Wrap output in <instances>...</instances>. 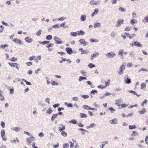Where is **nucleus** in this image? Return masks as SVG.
I'll use <instances>...</instances> for the list:
<instances>
[{"label":"nucleus","instance_id":"obj_1","mask_svg":"<svg viewBox=\"0 0 148 148\" xmlns=\"http://www.w3.org/2000/svg\"><path fill=\"white\" fill-rule=\"evenodd\" d=\"M106 56L110 58H112L114 56H115L116 55L115 53L113 52H109L108 53H106Z\"/></svg>","mask_w":148,"mask_h":148},{"label":"nucleus","instance_id":"obj_2","mask_svg":"<svg viewBox=\"0 0 148 148\" xmlns=\"http://www.w3.org/2000/svg\"><path fill=\"white\" fill-rule=\"evenodd\" d=\"M99 55V53L95 52V53L91 55L90 56V59L92 60H93L95 58L97 57Z\"/></svg>","mask_w":148,"mask_h":148},{"label":"nucleus","instance_id":"obj_3","mask_svg":"<svg viewBox=\"0 0 148 148\" xmlns=\"http://www.w3.org/2000/svg\"><path fill=\"white\" fill-rule=\"evenodd\" d=\"M134 45L136 46L140 47H142L143 46L142 45L140 44L139 42H133V43H132L131 46H133Z\"/></svg>","mask_w":148,"mask_h":148},{"label":"nucleus","instance_id":"obj_4","mask_svg":"<svg viewBox=\"0 0 148 148\" xmlns=\"http://www.w3.org/2000/svg\"><path fill=\"white\" fill-rule=\"evenodd\" d=\"M66 50L67 53L69 54H71L73 52L72 49L70 47H66Z\"/></svg>","mask_w":148,"mask_h":148},{"label":"nucleus","instance_id":"obj_5","mask_svg":"<svg viewBox=\"0 0 148 148\" xmlns=\"http://www.w3.org/2000/svg\"><path fill=\"white\" fill-rule=\"evenodd\" d=\"M13 41L16 43L19 44L20 45L21 44V40H19L17 38H14L13 40Z\"/></svg>","mask_w":148,"mask_h":148},{"label":"nucleus","instance_id":"obj_6","mask_svg":"<svg viewBox=\"0 0 148 148\" xmlns=\"http://www.w3.org/2000/svg\"><path fill=\"white\" fill-rule=\"evenodd\" d=\"M79 42L81 45L83 44V45L85 46L87 45L84 39H81L79 40Z\"/></svg>","mask_w":148,"mask_h":148},{"label":"nucleus","instance_id":"obj_7","mask_svg":"<svg viewBox=\"0 0 148 148\" xmlns=\"http://www.w3.org/2000/svg\"><path fill=\"white\" fill-rule=\"evenodd\" d=\"M100 3V2L99 1H97L96 2H95L93 0L91 1L90 2V3L91 4L95 5H98Z\"/></svg>","mask_w":148,"mask_h":148},{"label":"nucleus","instance_id":"obj_8","mask_svg":"<svg viewBox=\"0 0 148 148\" xmlns=\"http://www.w3.org/2000/svg\"><path fill=\"white\" fill-rule=\"evenodd\" d=\"M60 126L62 127V128L60 127H59V132H62V131H63V130H65V127L64 125H62V124H61Z\"/></svg>","mask_w":148,"mask_h":148},{"label":"nucleus","instance_id":"obj_9","mask_svg":"<svg viewBox=\"0 0 148 148\" xmlns=\"http://www.w3.org/2000/svg\"><path fill=\"white\" fill-rule=\"evenodd\" d=\"M11 130L16 132H18L20 131L21 128L19 127H15L11 128Z\"/></svg>","mask_w":148,"mask_h":148},{"label":"nucleus","instance_id":"obj_10","mask_svg":"<svg viewBox=\"0 0 148 148\" xmlns=\"http://www.w3.org/2000/svg\"><path fill=\"white\" fill-rule=\"evenodd\" d=\"M25 41L28 43H29L32 42V39L29 37H27L25 38Z\"/></svg>","mask_w":148,"mask_h":148},{"label":"nucleus","instance_id":"obj_11","mask_svg":"<svg viewBox=\"0 0 148 148\" xmlns=\"http://www.w3.org/2000/svg\"><path fill=\"white\" fill-rule=\"evenodd\" d=\"M77 34L78 36L79 35H83L84 34L85 32H84L82 30H80L79 31H77Z\"/></svg>","mask_w":148,"mask_h":148},{"label":"nucleus","instance_id":"obj_12","mask_svg":"<svg viewBox=\"0 0 148 148\" xmlns=\"http://www.w3.org/2000/svg\"><path fill=\"white\" fill-rule=\"evenodd\" d=\"M146 112V111L145 109L144 108H143L141 111H139L138 112L141 115H143Z\"/></svg>","mask_w":148,"mask_h":148},{"label":"nucleus","instance_id":"obj_13","mask_svg":"<svg viewBox=\"0 0 148 148\" xmlns=\"http://www.w3.org/2000/svg\"><path fill=\"white\" fill-rule=\"evenodd\" d=\"M98 9H95L94 11V12L92 13L91 14V16L93 17L95 15L97 14L98 13Z\"/></svg>","mask_w":148,"mask_h":148},{"label":"nucleus","instance_id":"obj_14","mask_svg":"<svg viewBox=\"0 0 148 148\" xmlns=\"http://www.w3.org/2000/svg\"><path fill=\"white\" fill-rule=\"evenodd\" d=\"M86 16L84 15H82L80 18V20L82 21H84L86 19Z\"/></svg>","mask_w":148,"mask_h":148},{"label":"nucleus","instance_id":"obj_15","mask_svg":"<svg viewBox=\"0 0 148 148\" xmlns=\"http://www.w3.org/2000/svg\"><path fill=\"white\" fill-rule=\"evenodd\" d=\"M70 36L73 37H76L77 35V32H71L70 33Z\"/></svg>","mask_w":148,"mask_h":148},{"label":"nucleus","instance_id":"obj_16","mask_svg":"<svg viewBox=\"0 0 148 148\" xmlns=\"http://www.w3.org/2000/svg\"><path fill=\"white\" fill-rule=\"evenodd\" d=\"M58 116V114H53L51 118V121H53L54 120V119L56 117Z\"/></svg>","mask_w":148,"mask_h":148},{"label":"nucleus","instance_id":"obj_17","mask_svg":"<svg viewBox=\"0 0 148 148\" xmlns=\"http://www.w3.org/2000/svg\"><path fill=\"white\" fill-rule=\"evenodd\" d=\"M38 43L40 44L45 45L47 44H48L49 43V42L48 41H45L43 42L38 41Z\"/></svg>","mask_w":148,"mask_h":148},{"label":"nucleus","instance_id":"obj_18","mask_svg":"<svg viewBox=\"0 0 148 148\" xmlns=\"http://www.w3.org/2000/svg\"><path fill=\"white\" fill-rule=\"evenodd\" d=\"M52 36L51 35H47L46 38V39L47 40H51L52 39Z\"/></svg>","mask_w":148,"mask_h":148},{"label":"nucleus","instance_id":"obj_19","mask_svg":"<svg viewBox=\"0 0 148 148\" xmlns=\"http://www.w3.org/2000/svg\"><path fill=\"white\" fill-rule=\"evenodd\" d=\"M88 66L89 68L92 69L93 68L95 67V65L92 63H90L88 64Z\"/></svg>","mask_w":148,"mask_h":148},{"label":"nucleus","instance_id":"obj_20","mask_svg":"<svg viewBox=\"0 0 148 148\" xmlns=\"http://www.w3.org/2000/svg\"><path fill=\"white\" fill-rule=\"evenodd\" d=\"M108 143V142L107 141H106L105 142H102V143L103 144L100 147L101 148H103L105 145L106 144H107Z\"/></svg>","mask_w":148,"mask_h":148},{"label":"nucleus","instance_id":"obj_21","mask_svg":"<svg viewBox=\"0 0 148 148\" xmlns=\"http://www.w3.org/2000/svg\"><path fill=\"white\" fill-rule=\"evenodd\" d=\"M87 78L85 77H82V76H80L79 77V81H81L83 80H86Z\"/></svg>","mask_w":148,"mask_h":148},{"label":"nucleus","instance_id":"obj_22","mask_svg":"<svg viewBox=\"0 0 148 148\" xmlns=\"http://www.w3.org/2000/svg\"><path fill=\"white\" fill-rule=\"evenodd\" d=\"M124 81L126 84H130L131 82L130 79L129 78H128V79H127L126 80H124Z\"/></svg>","mask_w":148,"mask_h":148},{"label":"nucleus","instance_id":"obj_23","mask_svg":"<svg viewBox=\"0 0 148 148\" xmlns=\"http://www.w3.org/2000/svg\"><path fill=\"white\" fill-rule=\"evenodd\" d=\"M83 108L86 110H89V109H90V107L89 106H88L87 105H84L83 106Z\"/></svg>","mask_w":148,"mask_h":148},{"label":"nucleus","instance_id":"obj_24","mask_svg":"<svg viewBox=\"0 0 148 148\" xmlns=\"http://www.w3.org/2000/svg\"><path fill=\"white\" fill-rule=\"evenodd\" d=\"M136 128V127L135 125H129V128L130 130H132L134 129H135Z\"/></svg>","mask_w":148,"mask_h":148},{"label":"nucleus","instance_id":"obj_25","mask_svg":"<svg viewBox=\"0 0 148 148\" xmlns=\"http://www.w3.org/2000/svg\"><path fill=\"white\" fill-rule=\"evenodd\" d=\"M117 123V120L116 119H114L111 120V123L112 124H115Z\"/></svg>","mask_w":148,"mask_h":148},{"label":"nucleus","instance_id":"obj_26","mask_svg":"<svg viewBox=\"0 0 148 148\" xmlns=\"http://www.w3.org/2000/svg\"><path fill=\"white\" fill-rule=\"evenodd\" d=\"M69 122L74 124H77V121L75 119H73L70 120L69 121Z\"/></svg>","mask_w":148,"mask_h":148},{"label":"nucleus","instance_id":"obj_27","mask_svg":"<svg viewBox=\"0 0 148 148\" xmlns=\"http://www.w3.org/2000/svg\"><path fill=\"white\" fill-rule=\"evenodd\" d=\"M125 69V65H122L121 66V75L123 73V71Z\"/></svg>","mask_w":148,"mask_h":148},{"label":"nucleus","instance_id":"obj_28","mask_svg":"<svg viewBox=\"0 0 148 148\" xmlns=\"http://www.w3.org/2000/svg\"><path fill=\"white\" fill-rule=\"evenodd\" d=\"M51 108H49V109L47 110L46 112L48 114H50L51 112H53V111L52 110H51Z\"/></svg>","mask_w":148,"mask_h":148},{"label":"nucleus","instance_id":"obj_29","mask_svg":"<svg viewBox=\"0 0 148 148\" xmlns=\"http://www.w3.org/2000/svg\"><path fill=\"white\" fill-rule=\"evenodd\" d=\"M8 45L7 44H5L4 45H0V48L4 49L5 47H8Z\"/></svg>","mask_w":148,"mask_h":148},{"label":"nucleus","instance_id":"obj_30","mask_svg":"<svg viewBox=\"0 0 148 148\" xmlns=\"http://www.w3.org/2000/svg\"><path fill=\"white\" fill-rule=\"evenodd\" d=\"M27 142L28 143V145H29L31 144V142H32V140L30 138H27Z\"/></svg>","mask_w":148,"mask_h":148},{"label":"nucleus","instance_id":"obj_31","mask_svg":"<svg viewBox=\"0 0 148 148\" xmlns=\"http://www.w3.org/2000/svg\"><path fill=\"white\" fill-rule=\"evenodd\" d=\"M5 134V131L4 130H2L1 131V136L2 137L4 136Z\"/></svg>","mask_w":148,"mask_h":148},{"label":"nucleus","instance_id":"obj_32","mask_svg":"<svg viewBox=\"0 0 148 148\" xmlns=\"http://www.w3.org/2000/svg\"><path fill=\"white\" fill-rule=\"evenodd\" d=\"M136 135L138 136V133L137 132L135 131H133L132 134H131V136H136Z\"/></svg>","mask_w":148,"mask_h":148},{"label":"nucleus","instance_id":"obj_33","mask_svg":"<svg viewBox=\"0 0 148 148\" xmlns=\"http://www.w3.org/2000/svg\"><path fill=\"white\" fill-rule=\"evenodd\" d=\"M51 84L53 85H58L59 84L57 82H56L55 81H51Z\"/></svg>","mask_w":148,"mask_h":148},{"label":"nucleus","instance_id":"obj_34","mask_svg":"<svg viewBox=\"0 0 148 148\" xmlns=\"http://www.w3.org/2000/svg\"><path fill=\"white\" fill-rule=\"evenodd\" d=\"M8 64L12 67H14L16 66V65L17 64V63H16L9 62Z\"/></svg>","mask_w":148,"mask_h":148},{"label":"nucleus","instance_id":"obj_35","mask_svg":"<svg viewBox=\"0 0 148 148\" xmlns=\"http://www.w3.org/2000/svg\"><path fill=\"white\" fill-rule=\"evenodd\" d=\"M78 130L82 132V133L83 134H84L85 133L84 132L86 131V130L82 128H79L78 129Z\"/></svg>","mask_w":148,"mask_h":148},{"label":"nucleus","instance_id":"obj_36","mask_svg":"<svg viewBox=\"0 0 148 148\" xmlns=\"http://www.w3.org/2000/svg\"><path fill=\"white\" fill-rule=\"evenodd\" d=\"M80 114L81 117L82 118H86L87 116L84 113H81Z\"/></svg>","mask_w":148,"mask_h":148},{"label":"nucleus","instance_id":"obj_37","mask_svg":"<svg viewBox=\"0 0 148 148\" xmlns=\"http://www.w3.org/2000/svg\"><path fill=\"white\" fill-rule=\"evenodd\" d=\"M120 100H117L115 103V104L117 105L118 106H120Z\"/></svg>","mask_w":148,"mask_h":148},{"label":"nucleus","instance_id":"obj_38","mask_svg":"<svg viewBox=\"0 0 148 148\" xmlns=\"http://www.w3.org/2000/svg\"><path fill=\"white\" fill-rule=\"evenodd\" d=\"M42 30H39L36 33V34L37 36H39L41 34Z\"/></svg>","mask_w":148,"mask_h":148},{"label":"nucleus","instance_id":"obj_39","mask_svg":"<svg viewBox=\"0 0 148 148\" xmlns=\"http://www.w3.org/2000/svg\"><path fill=\"white\" fill-rule=\"evenodd\" d=\"M22 80H23L25 82L27 85H31L32 84L30 82H27V81H26L25 79H23Z\"/></svg>","mask_w":148,"mask_h":148},{"label":"nucleus","instance_id":"obj_40","mask_svg":"<svg viewBox=\"0 0 148 148\" xmlns=\"http://www.w3.org/2000/svg\"><path fill=\"white\" fill-rule=\"evenodd\" d=\"M4 27L3 25H0V32L1 33L3 32Z\"/></svg>","mask_w":148,"mask_h":148},{"label":"nucleus","instance_id":"obj_41","mask_svg":"<svg viewBox=\"0 0 148 148\" xmlns=\"http://www.w3.org/2000/svg\"><path fill=\"white\" fill-rule=\"evenodd\" d=\"M141 89H143L144 88L146 87V84L144 83H142L141 84Z\"/></svg>","mask_w":148,"mask_h":148},{"label":"nucleus","instance_id":"obj_42","mask_svg":"<svg viewBox=\"0 0 148 148\" xmlns=\"http://www.w3.org/2000/svg\"><path fill=\"white\" fill-rule=\"evenodd\" d=\"M141 71H148L146 69L141 68L138 70V72H141Z\"/></svg>","mask_w":148,"mask_h":148},{"label":"nucleus","instance_id":"obj_43","mask_svg":"<svg viewBox=\"0 0 148 148\" xmlns=\"http://www.w3.org/2000/svg\"><path fill=\"white\" fill-rule=\"evenodd\" d=\"M36 57L35 56H32L29 58V60L31 61L33 60H34V59L36 60Z\"/></svg>","mask_w":148,"mask_h":148},{"label":"nucleus","instance_id":"obj_44","mask_svg":"<svg viewBox=\"0 0 148 148\" xmlns=\"http://www.w3.org/2000/svg\"><path fill=\"white\" fill-rule=\"evenodd\" d=\"M90 41L91 42H98V41L96 39H94L92 38H91L90 40Z\"/></svg>","mask_w":148,"mask_h":148},{"label":"nucleus","instance_id":"obj_45","mask_svg":"<svg viewBox=\"0 0 148 148\" xmlns=\"http://www.w3.org/2000/svg\"><path fill=\"white\" fill-rule=\"evenodd\" d=\"M59 24H56V25H53L52 27L55 28H60V27L59 26Z\"/></svg>","mask_w":148,"mask_h":148},{"label":"nucleus","instance_id":"obj_46","mask_svg":"<svg viewBox=\"0 0 148 148\" xmlns=\"http://www.w3.org/2000/svg\"><path fill=\"white\" fill-rule=\"evenodd\" d=\"M55 42H56L55 43L57 44H62V42H61V39H60V40H58L55 41Z\"/></svg>","mask_w":148,"mask_h":148},{"label":"nucleus","instance_id":"obj_47","mask_svg":"<svg viewBox=\"0 0 148 148\" xmlns=\"http://www.w3.org/2000/svg\"><path fill=\"white\" fill-rule=\"evenodd\" d=\"M101 24L99 23H96L94 25V28H96V27H99L100 26Z\"/></svg>","mask_w":148,"mask_h":148},{"label":"nucleus","instance_id":"obj_48","mask_svg":"<svg viewBox=\"0 0 148 148\" xmlns=\"http://www.w3.org/2000/svg\"><path fill=\"white\" fill-rule=\"evenodd\" d=\"M72 100L73 101H78V97H73L72 98Z\"/></svg>","mask_w":148,"mask_h":148},{"label":"nucleus","instance_id":"obj_49","mask_svg":"<svg viewBox=\"0 0 148 148\" xmlns=\"http://www.w3.org/2000/svg\"><path fill=\"white\" fill-rule=\"evenodd\" d=\"M138 105L137 104H136L134 105L130 106L129 107V108L131 109L134 107H138Z\"/></svg>","mask_w":148,"mask_h":148},{"label":"nucleus","instance_id":"obj_50","mask_svg":"<svg viewBox=\"0 0 148 148\" xmlns=\"http://www.w3.org/2000/svg\"><path fill=\"white\" fill-rule=\"evenodd\" d=\"M69 144L68 143H65L63 144L64 148H67L69 146Z\"/></svg>","mask_w":148,"mask_h":148},{"label":"nucleus","instance_id":"obj_51","mask_svg":"<svg viewBox=\"0 0 148 148\" xmlns=\"http://www.w3.org/2000/svg\"><path fill=\"white\" fill-rule=\"evenodd\" d=\"M82 97L84 99L88 98L89 97V96L87 95H82Z\"/></svg>","mask_w":148,"mask_h":148},{"label":"nucleus","instance_id":"obj_52","mask_svg":"<svg viewBox=\"0 0 148 148\" xmlns=\"http://www.w3.org/2000/svg\"><path fill=\"white\" fill-rule=\"evenodd\" d=\"M89 53V51L87 50V51L83 50L82 52L81 53V54H85L86 53Z\"/></svg>","mask_w":148,"mask_h":148},{"label":"nucleus","instance_id":"obj_53","mask_svg":"<svg viewBox=\"0 0 148 148\" xmlns=\"http://www.w3.org/2000/svg\"><path fill=\"white\" fill-rule=\"evenodd\" d=\"M127 106V105L125 104H121V107L122 108H125Z\"/></svg>","mask_w":148,"mask_h":148},{"label":"nucleus","instance_id":"obj_54","mask_svg":"<svg viewBox=\"0 0 148 148\" xmlns=\"http://www.w3.org/2000/svg\"><path fill=\"white\" fill-rule=\"evenodd\" d=\"M61 134L64 136H65L67 135V134L64 131H62L61 132Z\"/></svg>","mask_w":148,"mask_h":148},{"label":"nucleus","instance_id":"obj_55","mask_svg":"<svg viewBox=\"0 0 148 148\" xmlns=\"http://www.w3.org/2000/svg\"><path fill=\"white\" fill-rule=\"evenodd\" d=\"M81 74L83 76H86V73L84 71V70H82L81 71Z\"/></svg>","mask_w":148,"mask_h":148},{"label":"nucleus","instance_id":"obj_56","mask_svg":"<svg viewBox=\"0 0 148 148\" xmlns=\"http://www.w3.org/2000/svg\"><path fill=\"white\" fill-rule=\"evenodd\" d=\"M12 88L10 90V93L11 94H12L14 92V89L13 87H12Z\"/></svg>","mask_w":148,"mask_h":148},{"label":"nucleus","instance_id":"obj_57","mask_svg":"<svg viewBox=\"0 0 148 148\" xmlns=\"http://www.w3.org/2000/svg\"><path fill=\"white\" fill-rule=\"evenodd\" d=\"M147 100L145 99L144 100L143 102L141 104V106L143 107L144 106V104H146L147 103Z\"/></svg>","mask_w":148,"mask_h":148},{"label":"nucleus","instance_id":"obj_58","mask_svg":"<svg viewBox=\"0 0 148 148\" xmlns=\"http://www.w3.org/2000/svg\"><path fill=\"white\" fill-rule=\"evenodd\" d=\"M108 109L110 110L112 112H114L115 111V110L113 108L111 107L109 108H108Z\"/></svg>","mask_w":148,"mask_h":148},{"label":"nucleus","instance_id":"obj_59","mask_svg":"<svg viewBox=\"0 0 148 148\" xmlns=\"http://www.w3.org/2000/svg\"><path fill=\"white\" fill-rule=\"evenodd\" d=\"M97 93V91L96 90H92L91 92H90V93L92 94H94L95 93Z\"/></svg>","mask_w":148,"mask_h":148},{"label":"nucleus","instance_id":"obj_60","mask_svg":"<svg viewBox=\"0 0 148 148\" xmlns=\"http://www.w3.org/2000/svg\"><path fill=\"white\" fill-rule=\"evenodd\" d=\"M1 23H2L3 24V25H5V26H8L9 25V24L7 23H6L5 22H4V21H1Z\"/></svg>","mask_w":148,"mask_h":148},{"label":"nucleus","instance_id":"obj_61","mask_svg":"<svg viewBox=\"0 0 148 148\" xmlns=\"http://www.w3.org/2000/svg\"><path fill=\"white\" fill-rule=\"evenodd\" d=\"M53 46V44L50 43L49 44H47V45H46V47L47 48H49L50 47H51L52 46Z\"/></svg>","mask_w":148,"mask_h":148},{"label":"nucleus","instance_id":"obj_62","mask_svg":"<svg viewBox=\"0 0 148 148\" xmlns=\"http://www.w3.org/2000/svg\"><path fill=\"white\" fill-rule=\"evenodd\" d=\"M117 24L116 25V27H119L120 25V20L119 19L117 21Z\"/></svg>","mask_w":148,"mask_h":148},{"label":"nucleus","instance_id":"obj_63","mask_svg":"<svg viewBox=\"0 0 148 148\" xmlns=\"http://www.w3.org/2000/svg\"><path fill=\"white\" fill-rule=\"evenodd\" d=\"M60 105L59 104L57 103L54 105L53 106V108H56L57 107H58L60 106Z\"/></svg>","mask_w":148,"mask_h":148},{"label":"nucleus","instance_id":"obj_64","mask_svg":"<svg viewBox=\"0 0 148 148\" xmlns=\"http://www.w3.org/2000/svg\"><path fill=\"white\" fill-rule=\"evenodd\" d=\"M1 125L3 128H5V123L3 121H1Z\"/></svg>","mask_w":148,"mask_h":148}]
</instances>
